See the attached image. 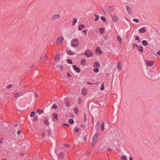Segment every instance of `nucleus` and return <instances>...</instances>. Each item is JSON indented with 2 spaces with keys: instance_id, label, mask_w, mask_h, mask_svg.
<instances>
[{
  "instance_id": "obj_15",
  "label": "nucleus",
  "mask_w": 160,
  "mask_h": 160,
  "mask_svg": "<svg viewBox=\"0 0 160 160\" xmlns=\"http://www.w3.org/2000/svg\"><path fill=\"white\" fill-rule=\"evenodd\" d=\"M117 68L119 71H120L122 69L121 62L120 61H119L118 63Z\"/></svg>"
},
{
  "instance_id": "obj_26",
  "label": "nucleus",
  "mask_w": 160,
  "mask_h": 160,
  "mask_svg": "<svg viewBox=\"0 0 160 160\" xmlns=\"http://www.w3.org/2000/svg\"><path fill=\"white\" fill-rule=\"evenodd\" d=\"M37 113H38L39 114H42L43 113L44 111L42 110H38L36 111Z\"/></svg>"
},
{
  "instance_id": "obj_33",
  "label": "nucleus",
  "mask_w": 160,
  "mask_h": 160,
  "mask_svg": "<svg viewBox=\"0 0 160 160\" xmlns=\"http://www.w3.org/2000/svg\"><path fill=\"white\" fill-rule=\"evenodd\" d=\"M13 86V85L12 84H8L7 86V88L8 89H10V88H12Z\"/></svg>"
},
{
  "instance_id": "obj_10",
  "label": "nucleus",
  "mask_w": 160,
  "mask_h": 160,
  "mask_svg": "<svg viewBox=\"0 0 160 160\" xmlns=\"http://www.w3.org/2000/svg\"><path fill=\"white\" fill-rule=\"evenodd\" d=\"M73 69L77 72H80V69L78 68L77 67L74 65L72 66Z\"/></svg>"
},
{
  "instance_id": "obj_57",
  "label": "nucleus",
  "mask_w": 160,
  "mask_h": 160,
  "mask_svg": "<svg viewBox=\"0 0 160 160\" xmlns=\"http://www.w3.org/2000/svg\"><path fill=\"white\" fill-rule=\"evenodd\" d=\"M129 160H133L132 158L131 157H129Z\"/></svg>"
},
{
  "instance_id": "obj_4",
  "label": "nucleus",
  "mask_w": 160,
  "mask_h": 160,
  "mask_svg": "<svg viewBox=\"0 0 160 160\" xmlns=\"http://www.w3.org/2000/svg\"><path fill=\"white\" fill-rule=\"evenodd\" d=\"M60 15L59 14H55L52 15V20H55L60 18Z\"/></svg>"
},
{
  "instance_id": "obj_54",
  "label": "nucleus",
  "mask_w": 160,
  "mask_h": 160,
  "mask_svg": "<svg viewBox=\"0 0 160 160\" xmlns=\"http://www.w3.org/2000/svg\"><path fill=\"white\" fill-rule=\"evenodd\" d=\"M62 125L66 126H69V124H63Z\"/></svg>"
},
{
  "instance_id": "obj_20",
  "label": "nucleus",
  "mask_w": 160,
  "mask_h": 160,
  "mask_svg": "<svg viewBox=\"0 0 160 160\" xmlns=\"http://www.w3.org/2000/svg\"><path fill=\"white\" fill-rule=\"evenodd\" d=\"M117 40L118 42L121 43L122 42V40L121 38L119 36H118L117 37Z\"/></svg>"
},
{
  "instance_id": "obj_41",
  "label": "nucleus",
  "mask_w": 160,
  "mask_h": 160,
  "mask_svg": "<svg viewBox=\"0 0 160 160\" xmlns=\"http://www.w3.org/2000/svg\"><path fill=\"white\" fill-rule=\"evenodd\" d=\"M69 122L70 124H73L74 122V120L72 119H69Z\"/></svg>"
},
{
  "instance_id": "obj_14",
  "label": "nucleus",
  "mask_w": 160,
  "mask_h": 160,
  "mask_svg": "<svg viewBox=\"0 0 160 160\" xmlns=\"http://www.w3.org/2000/svg\"><path fill=\"white\" fill-rule=\"evenodd\" d=\"M44 122L45 125H48L49 124L48 118L45 117L44 118Z\"/></svg>"
},
{
  "instance_id": "obj_44",
  "label": "nucleus",
  "mask_w": 160,
  "mask_h": 160,
  "mask_svg": "<svg viewBox=\"0 0 160 160\" xmlns=\"http://www.w3.org/2000/svg\"><path fill=\"white\" fill-rule=\"evenodd\" d=\"M139 46H138V45H137L136 44H134L133 45V47L134 48H137Z\"/></svg>"
},
{
  "instance_id": "obj_52",
  "label": "nucleus",
  "mask_w": 160,
  "mask_h": 160,
  "mask_svg": "<svg viewBox=\"0 0 160 160\" xmlns=\"http://www.w3.org/2000/svg\"><path fill=\"white\" fill-rule=\"evenodd\" d=\"M69 144H64V146L65 147H68L69 146Z\"/></svg>"
},
{
  "instance_id": "obj_59",
  "label": "nucleus",
  "mask_w": 160,
  "mask_h": 160,
  "mask_svg": "<svg viewBox=\"0 0 160 160\" xmlns=\"http://www.w3.org/2000/svg\"><path fill=\"white\" fill-rule=\"evenodd\" d=\"M34 95H35V97H38V95L37 93H35Z\"/></svg>"
},
{
  "instance_id": "obj_2",
  "label": "nucleus",
  "mask_w": 160,
  "mask_h": 160,
  "mask_svg": "<svg viewBox=\"0 0 160 160\" xmlns=\"http://www.w3.org/2000/svg\"><path fill=\"white\" fill-rule=\"evenodd\" d=\"M99 134L98 133H96L94 135L92 141V147H93L96 144V142L97 141Z\"/></svg>"
},
{
  "instance_id": "obj_3",
  "label": "nucleus",
  "mask_w": 160,
  "mask_h": 160,
  "mask_svg": "<svg viewBox=\"0 0 160 160\" xmlns=\"http://www.w3.org/2000/svg\"><path fill=\"white\" fill-rule=\"evenodd\" d=\"M64 38L63 37L60 36L58 38L56 41V43L58 45L62 44L63 42Z\"/></svg>"
},
{
  "instance_id": "obj_7",
  "label": "nucleus",
  "mask_w": 160,
  "mask_h": 160,
  "mask_svg": "<svg viewBox=\"0 0 160 160\" xmlns=\"http://www.w3.org/2000/svg\"><path fill=\"white\" fill-rule=\"evenodd\" d=\"M53 121L55 122H56L58 120V114L56 113H53L52 114Z\"/></svg>"
},
{
  "instance_id": "obj_51",
  "label": "nucleus",
  "mask_w": 160,
  "mask_h": 160,
  "mask_svg": "<svg viewBox=\"0 0 160 160\" xmlns=\"http://www.w3.org/2000/svg\"><path fill=\"white\" fill-rule=\"evenodd\" d=\"M38 117L37 116H35V117H34V120L35 121H36L38 120Z\"/></svg>"
},
{
  "instance_id": "obj_35",
  "label": "nucleus",
  "mask_w": 160,
  "mask_h": 160,
  "mask_svg": "<svg viewBox=\"0 0 160 160\" xmlns=\"http://www.w3.org/2000/svg\"><path fill=\"white\" fill-rule=\"evenodd\" d=\"M95 21H97L98 20L99 18V16L95 14Z\"/></svg>"
},
{
  "instance_id": "obj_5",
  "label": "nucleus",
  "mask_w": 160,
  "mask_h": 160,
  "mask_svg": "<svg viewBox=\"0 0 160 160\" xmlns=\"http://www.w3.org/2000/svg\"><path fill=\"white\" fill-rule=\"evenodd\" d=\"M125 8L128 14L130 15H131L133 13V12L131 10V8L128 5H126L125 6Z\"/></svg>"
},
{
  "instance_id": "obj_34",
  "label": "nucleus",
  "mask_w": 160,
  "mask_h": 160,
  "mask_svg": "<svg viewBox=\"0 0 160 160\" xmlns=\"http://www.w3.org/2000/svg\"><path fill=\"white\" fill-rule=\"evenodd\" d=\"M52 108L55 109H57L58 108V107L57 105H56L55 104H53V105L52 106Z\"/></svg>"
},
{
  "instance_id": "obj_36",
  "label": "nucleus",
  "mask_w": 160,
  "mask_h": 160,
  "mask_svg": "<svg viewBox=\"0 0 160 160\" xmlns=\"http://www.w3.org/2000/svg\"><path fill=\"white\" fill-rule=\"evenodd\" d=\"M35 114V112H32L30 115V117H32L34 116Z\"/></svg>"
},
{
  "instance_id": "obj_1",
  "label": "nucleus",
  "mask_w": 160,
  "mask_h": 160,
  "mask_svg": "<svg viewBox=\"0 0 160 160\" xmlns=\"http://www.w3.org/2000/svg\"><path fill=\"white\" fill-rule=\"evenodd\" d=\"M79 41L77 38H73L71 41V46L74 48L78 47L79 45Z\"/></svg>"
},
{
  "instance_id": "obj_49",
  "label": "nucleus",
  "mask_w": 160,
  "mask_h": 160,
  "mask_svg": "<svg viewBox=\"0 0 160 160\" xmlns=\"http://www.w3.org/2000/svg\"><path fill=\"white\" fill-rule=\"evenodd\" d=\"M135 38H136L135 39V40H138L139 42H140V41H139V37H138V36H135Z\"/></svg>"
},
{
  "instance_id": "obj_37",
  "label": "nucleus",
  "mask_w": 160,
  "mask_h": 160,
  "mask_svg": "<svg viewBox=\"0 0 160 160\" xmlns=\"http://www.w3.org/2000/svg\"><path fill=\"white\" fill-rule=\"evenodd\" d=\"M67 62L68 63L70 64H73L72 61L71 60H70L69 59H68L67 60Z\"/></svg>"
},
{
  "instance_id": "obj_12",
  "label": "nucleus",
  "mask_w": 160,
  "mask_h": 160,
  "mask_svg": "<svg viewBox=\"0 0 160 160\" xmlns=\"http://www.w3.org/2000/svg\"><path fill=\"white\" fill-rule=\"evenodd\" d=\"M96 52L97 53H99V54H101L102 53L100 48L99 47H98L96 50Z\"/></svg>"
},
{
  "instance_id": "obj_43",
  "label": "nucleus",
  "mask_w": 160,
  "mask_h": 160,
  "mask_svg": "<svg viewBox=\"0 0 160 160\" xmlns=\"http://www.w3.org/2000/svg\"><path fill=\"white\" fill-rule=\"evenodd\" d=\"M47 59V57L46 56H43V57H41V60H42V59H43L44 60H46Z\"/></svg>"
},
{
  "instance_id": "obj_13",
  "label": "nucleus",
  "mask_w": 160,
  "mask_h": 160,
  "mask_svg": "<svg viewBox=\"0 0 160 160\" xmlns=\"http://www.w3.org/2000/svg\"><path fill=\"white\" fill-rule=\"evenodd\" d=\"M138 31L140 33H144L146 31V29L145 28L143 27L139 29Z\"/></svg>"
},
{
  "instance_id": "obj_60",
  "label": "nucleus",
  "mask_w": 160,
  "mask_h": 160,
  "mask_svg": "<svg viewBox=\"0 0 160 160\" xmlns=\"http://www.w3.org/2000/svg\"><path fill=\"white\" fill-rule=\"evenodd\" d=\"M44 135H45V134L44 133H42V137H44Z\"/></svg>"
},
{
  "instance_id": "obj_62",
  "label": "nucleus",
  "mask_w": 160,
  "mask_h": 160,
  "mask_svg": "<svg viewBox=\"0 0 160 160\" xmlns=\"http://www.w3.org/2000/svg\"><path fill=\"white\" fill-rule=\"evenodd\" d=\"M96 83H97V84H98V82H96Z\"/></svg>"
},
{
  "instance_id": "obj_9",
  "label": "nucleus",
  "mask_w": 160,
  "mask_h": 160,
  "mask_svg": "<svg viewBox=\"0 0 160 160\" xmlns=\"http://www.w3.org/2000/svg\"><path fill=\"white\" fill-rule=\"evenodd\" d=\"M112 20H113V21L114 22H117L118 20H119V18L118 17V16H116V15H114V16L112 17Z\"/></svg>"
},
{
  "instance_id": "obj_56",
  "label": "nucleus",
  "mask_w": 160,
  "mask_h": 160,
  "mask_svg": "<svg viewBox=\"0 0 160 160\" xmlns=\"http://www.w3.org/2000/svg\"><path fill=\"white\" fill-rule=\"evenodd\" d=\"M157 53L160 56V50L158 52H157Z\"/></svg>"
},
{
  "instance_id": "obj_46",
  "label": "nucleus",
  "mask_w": 160,
  "mask_h": 160,
  "mask_svg": "<svg viewBox=\"0 0 160 160\" xmlns=\"http://www.w3.org/2000/svg\"><path fill=\"white\" fill-rule=\"evenodd\" d=\"M104 86L103 85V83L101 87L100 88V90L102 91L104 90Z\"/></svg>"
},
{
  "instance_id": "obj_11",
  "label": "nucleus",
  "mask_w": 160,
  "mask_h": 160,
  "mask_svg": "<svg viewBox=\"0 0 160 160\" xmlns=\"http://www.w3.org/2000/svg\"><path fill=\"white\" fill-rule=\"evenodd\" d=\"M60 58V55L59 54H57L55 58V60L56 61L58 62L59 61Z\"/></svg>"
},
{
  "instance_id": "obj_29",
  "label": "nucleus",
  "mask_w": 160,
  "mask_h": 160,
  "mask_svg": "<svg viewBox=\"0 0 160 160\" xmlns=\"http://www.w3.org/2000/svg\"><path fill=\"white\" fill-rule=\"evenodd\" d=\"M113 10V8L112 6H109L108 8V10L110 12H112Z\"/></svg>"
},
{
  "instance_id": "obj_23",
  "label": "nucleus",
  "mask_w": 160,
  "mask_h": 160,
  "mask_svg": "<svg viewBox=\"0 0 160 160\" xmlns=\"http://www.w3.org/2000/svg\"><path fill=\"white\" fill-rule=\"evenodd\" d=\"M67 53L69 55H74V53L73 52L71 51L70 50H68L67 51Z\"/></svg>"
},
{
  "instance_id": "obj_39",
  "label": "nucleus",
  "mask_w": 160,
  "mask_h": 160,
  "mask_svg": "<svg viewBox=\"0 0 160 160\" xmlns=\"http://www.w3.org/2000/svg\"><path fill=\"white\" fill-rule=\"evenodd\" d=\"M77 22V19L76 18H75L73 20V22L72 23V25H75V23H76Z\"/></svg>"
},
{
  "instance_id": "obj_31",
  "label": "nucleus",
  "mask_w": 160,
  "mask_h": 160,
  "mask_svg": "<svg viewBox=\"0 0 160 160\" xmlns=\"http://www.w3.org/2000/svg\"><path fill=\"white\" fill-rule=\"evenodd\" d=\"M121 159L122 160H127V158L125 156L123 155L121 157Z\"/></svg>"
},
{
  "instance_id": "obj_48",
  "label": "nucleus",
  "mask_w": 160,
  "mask_h": 160,
  "mask_svg": "<svg viewBox=\"0 0 160 160\" xmlns=\"http://www.w3.org/2000/svg\"><path fill=\"white\" fill-rule=\"evenodd\" d=\"M96 73L99 72V69L98 68H95L93 70Z\"/></svg>"
},
{
  "instance_id": "obj_38",
  "label": "nucleus",
  "mask_w": 160,
  "mask_h": 160,
  "mask_svg": "<svg viewBox=\"0 0 160 160\" xmlns=\"http://www.w3.org/2000/svg\"><path fill=\"white\" fill-rule=\"evenodd\" d=\"M65 104H66V106L67 107H68L70 105V103L68 101H66L65 102Z\"/></svg>"
},
{
  "instance_id": "obj_19",
  "label": "nucleus",
  "mask_w": 160,
  "mask_h": 160,
  "mask_svg": "<svg viewBox=\"0 0 160 160\" xmlns=\"http://www.w3.org/2000/svg\"><path fill=\"white\" fill-rule=\"evenodd\" d=\"M21 94L20 92H16L14 94V97L16 98H18L21 96Z\"/></svg>"
},
{
  "instance_id": "obj_6",
  "label": "nucleus",
  "mask_w": 160,
  "mask_h": 160,
  "mask_svg": "<svg viewBox=\"0 0 160 160\" xmlns=\"http://www.w3.org/2000/svg\"><path fill=\"white\" fill-rule=\"evenodd\" d=\"M85 54L88 57H92L93 55L92 52L89 50H88L86 52Z\"/></svg>"
},
{
  "instance_id": "obj_42",
  "label": "nucleus",
  "mask_w": 160,
  "mask_h": 160,
  "mask_svg": "<svg viewBox=\"0 0 160 160\" xmlns=\"http://www.w3.org/2000/svg\"><path fill=\"white\" fill-rule=\"evenodd\" d=\"M74 130L76 132L78 133L79 131V128L76 127L74 129Z\"/></svg>"
},
{
  "instance_id": "obj_63",
  "label": "nucleus",
  "mask_w": 160,
  "mask_h": 160,
  "mask_svg": "<svg viewBox=\"0 0 160 160\" xmlns=\"http://www.w3.org/2000/svg\"><path fill=\"white\" fill-rule=\"evenodd\" d=\"M4 160V159H3V160Z\"/></svg>"
},
{
  "instance_id": "obj_50",
  "label": "nucleus",
  "mask_w": 160,
  "mask_h": 160,
  "mask_svg": "<svg viewBox=\"0 0 160 160\" xmlns=\"http://www.w3.org/2000/svg\"><path fill=\"white\" fill-rule=\"evenodd\" d=\"M82 32H84L86 35H87V30H84Z\"/></svg>"
},
{
  "instance_id": "obj_32",
  "label": "nucleus",
  "mask_w": 160,
  "mask_h": 160,
  "mask_svg": "<svg viewBox=\"0 0 160 160\" xmlns=\"http://www.w3.org/2000/svg\"><path fill=\"white\" fill-rule=\"evenodd\" d=\"M78 109L77 107H75L74 109V112L76 114H77L78 113Z\"/></svg>"
},
{
  "instance_id": "obj_47",
  "label": "nucleus",
  "mask_w": 160,
  "mask_h": 160,
  "mask_svg": "<svg viewBox=\"0 0 160 160\" xmlns=\"http://www.w3.org/2000/svg\"><path fill=\"white\" fill-rule=\"evenodd\" d=\"M101 19L103 21H105V22H106V18L105 17H101Z\"/></svg>"
},
{
  "instance_id": "obj_58",
  "label": "nucleus",
  "mask_w": 160,
  "mask_h": 160,
  "mask_svg": "<svg viewBox=\"0 0 160 160\" xmlns=\"http://www.w3.org/2000/svg\"><path fill=\"white\" fill-rule=\"evenodd\" d=\"M87 83H88V84H90H90H93V83H91L90 82H87Z\"/></svg>"
},
{
  "instance_id": "obj_22",
  "label": "nucleus",
  "mask_w": 160,
  "mask_h": 160,
  "mask_svg": "<svg viewBox=\"0 0 160 160\" xmlns=\"http://www.w3.org/2000/svg\"><path fill=\"white\" fill-rule=\"evenodd\" d=\"M142 43V45L145 46H147L148 45V42L146 40H143Z\"/></svg>"
},
{
  "instance_id": "obj_40",
  "label": "nucleus",
  "mask_w": 160,
  "mask_h": 160,
  "mask_svg": "<svg viewBox=\"0 0 160 160\" xmlns=\"http://www.w3.org/2000/svg\"><path fill=\"white\" fill-rule=\"evenodd\" d=\"M64 156V154L62 152H61L59 154V157L60 158H63Z\"/></svg>"
},
{
  "instance_id": "obj_30",
  "label": "nucleus",
  "mask_w": 160,
  "mask_h": 160,
  "mask_svg": "<svg viewBox=\"0 0 160 160\" xmlns=\"http://www.w3.org/2000/svg\"><path fill=\"white\" fill-rule=\"evenodd\" d=\"M104 122H103L102 123L101 126V129L103 131L104 129Z\"/></svg>"
},
{
  "instance_id": "obj_27",
  "label": "nucleus",
  "mask_w": 160,
  "mask_h": 160,
  "mask_svg": "<svg viewBox=\"0 0 160 160\" xmlns=\"http://www.w3.org/2000/svg\"><path fill=\"white\" fill-rule=\"evenodd\" d=\"M93 66L94 67H99V64L98 62H96L94 63Z\"/></svg>"
},
{
  "instance_id": "obj_45",
  "label": "nucleus",
  "mask_w": 160,
  "mask_h": 160,
  "mask_svg": "<svg viewBox=\"0 0 160 160\" xmlns=\"http://www.w3.org/2000/svg\"><path fill=\"white\" fill-rule=\"evenodd\" d=\"M133 21L134 22H136L137 23H138L139 22V20L137 19H133Z\"/></svg>"
},
{
  "instance_id": "obj_53",
  "label": "nucleus",
  "mask_w": 160,
  "mask_h": 160,
  "mask_svg": "<svg viewBox=\"0 0 160 160\" xmlns=\"http://www.w3.org/2000/svg\"><path fill=\"white\" fill-rule=\"evenodd\" d=\"M67 76L68 77H70L71 76V75H70V73H68L67 74Z\"/></svg>"
},
{
  "instance_id": "obj_61",
  "label": "nucleus",
  "mask_w": 160,
  "mask_h": 160,
  "mask_svg": "<svg viewBox=\"0 0 160 160\" xmlns=\"http://www.w3.org/2000/svg\"><path fill=\"white\" fill-rule=\"evenodd\" d=\"M84 119L85 121L86 120V116L84 117Z\"/></svg>"
},
{
  "instance_id": "obj_28",
  "label": "nucleus",
  "mask_w": 160,
  "mask_h": 160,
  "mask_svg": "<svg viewBox=\"0 0 160 160\" xmlns=\"http://www.w3.org/2000/svg\"><path fill=\"white\" fill-rule=\"evenodd\" d=\"M57 68L58 70H62L63 69V67L62 65H58L57 66Z\"/></svg>"
},
{
  "instance_id": "obj_17",
  "label": "nucleus",
  "mask_w": 160,
  "mask_h": 160,
  "mask_svg": "<svg viewBox=\"0 0 160 160\" xmlns=\"http://www.w3.org/2000/svg\"><path fill=\"white\" fill-rule=\"evenodd\" d=\"M105 29L103 28H99V32L101 34H103L105 32Z\"/></svg>"
},
{
  "instance_id": "obj_21",
  "label": "nucleus",
  "mask_w": 160,
  "mask_h": 160,
  "mask_svg": "<svg viewBox=\"0 0 160 160\" xmlns=\"http://www.w3.org/2000/svg\"><path fill=\"white\" fill-rule=\"evenodd\" d=\"M86 62V60L85 59H83L81 61V65H84Z\"/></svg>"
},
{
  "instance_id": "obj_18",
  "label": "nucleus",
  "mask_w": 160,
  "mask_h": 160,
  "mask_svg": "<svg viewBox=\"0 0 160 160\" xmlns=\"http://www.w3.org/2000/svg\"><path fill=\"white\" fill-rule=\"evenodd\" d=\"M85 28V26L84 25L81 24L79 26L78 29L80 30H82V29Z\"/></svg>"
},
{
  "instance_id": "obj_8",
  "label": "nucleus",
  "mask_w": 160,
  "mask_h": 160,
  "mask_svg": "<svg viewBox=\"0 0 160 160\" xmlns=\"http://www.w3.org/2000/svg\"><path fill=\"white\" fill-rule=\"evenodd\" d=\"M145 62L146 65L150 66H152L153 64V62L152 61L146 60Z\"/></svg>"
},
{
  "instance_id": "obj_16",
  "label": "nucleus",
  "mask_w": 160,
  "mask_h": 160,
  "mask_svg": "<svg viewBox=\"0 0 160 160\" xmlns=\"http://www.w3.org/2000/svg\"><path fill=\"white\" fill-rule=\"evenodd\" d=\"M100 125V123L99 122H97L95 126L96 129L98 131L99 129V126Z\"/></svg>"
},
{
  "instance_id": "obj_24",
  "label": "nucleus",
  "mask_w": 160,
  "mask_h": 160,
  "mask_svg": "<svg viewBox=\"0 0 160 160\" xmlns=\"http://www.w3.org/2000/svg\"><path fill=\"white\" fill-rule=\"evenodd\" d=\"M138 50L141 52H143V48L141 46H139L137 48Z\"/></svg>"
},
{
  "instance_id": "obj_25",
  "label": "nucleus",
  "mask_w": 160,
  "mask_h": 160,
  "mask_svg": "<svg viewBox=\"0 0 160 160\" xmlns=\"http://www.w3.org/2000/svg\"><path fill=\"white\" fill-rule=\"evenodd\" d=\"M86 89L85 88H83L82 90L81 93L84 96H85L86 95Z\"/></svg>"
},
{
  "instance_id": "obj_55",
  "label": "nucleus",
  "mask_w": 160,
  "mask_h": 160,
  "mask_svg": "<svg viewBox=\"0 0 160 160\" xmlns=\"http://www.w3.org/2000/svg\"><path fill=\"white\" fill-rule=\"evenodd\" d=\"M21 133V131H18L17 134H19Z\"/></svg>"
}]
</instances>
